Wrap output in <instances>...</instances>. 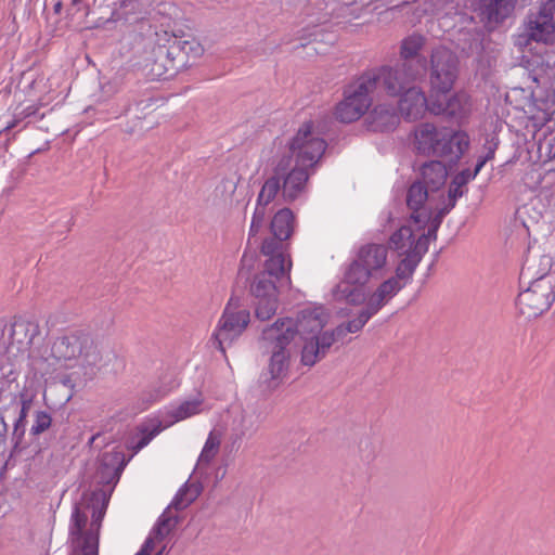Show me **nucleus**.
<instances>
[{
  "mask_svg": "<svg viewBox=\"0 0 555 555\" xmlns=\"http://www.w3.org/2000/svg\"><path fill=\"white\" fill-rule=\"evenodd\" d=\"M96 0H72V7L76 12L85 11V14H89V10L94 5Z\"/></svg>",
  "mask_w": 555,
  "mask_h": 555,
  "instance_id": "46",
  "label": "nucleus"
},
{
  "mask_svg": "<svg viewBox=\"0 0 555 555\" xmlns=\"http://www.w3.org/2000/svg\"><path fill=\"white\" fill-rule=\"evenodd\" d=\"M374 92V76L361 74L345 86L344 99L336 105L335 116L345 124L360 119L372 105Z\"/></svg>",
  "mask_w": 555,
  "mask_h": 555,
  "instance_id": "8",
  "label": "nucleus"
},
{
  "mask_svg": "<svg viewBox=\"0 0 555 555\" xmlns=\"http://www.w3.org/2000/svg\"><path fill=\"white\" fill-rule=\"evenodd\" d=\"M302 348L300 362L305 366H313L328 353L335 343L334 334L324 331L321 335L301 337Z\"/></svg>",
  "mask_w": 555,
  "mask_h": 555,
  "instance_id": "20",
  "label": "nucleus"
},
{
  "mask_svg": "<svg viewBox=\"0 0 555 555\" xmlns=\"http://www.w3.org/2000/svg\"><path fill=\"white\" fill-rule=\"evenodd\" d=\"M430 62L431 93L448 94L457 77L456 55L444 47H438L433 51Z\"/></svg>",
  "mask_w": 555,
  "mask_h": 555,
  "instance_id": "13",
  "label": "nucleus"
},
{
  "mask_svg": "<svg viewBox=\"0 0 555 555\" xmlns=\"http://www.w3.org/2000/svg\"><path fill=\"white\" fill-rule=\"evenodd\" d=\"M438 256H439V251L435 254V259H434V261H435V260H437Z\"/></svg>",
  "mask_w": 555,
  "mask_h": 555,
  "instance_id": "59",
  "label": "nucleus"
},
{
  "mask_svg": "<svg viewBox=\"0 0 555 555\" xmlns=\"http://www.w3.org/2000/svg\"><path fill=\"white\" fill-rule=\"evenodd\" d=\"M295 230V216L289 208L278 210L271 219V236L263 240L261 254L285 261L292 260L288 240Z\"/></svg>",
  "mask_w": 555,
  "mask_h": 555,
  "instance_id": "9",
  "label": "nucleus"
},
{
  "mask_svg": "<svg viewBox=\"0 0 555 555\" xmlns=\"http://www.w3.org/2000/svg\"><path fill=\"white\" fill-rule=\"evenodd\" d=\"M89 343V337L82 333H70L57 337L51 348L52 356L57 361L77 359Z\"/></svg>",
  "mask_w": 555,
  "mask_h": 555,
  "instance_id": "22",
  "label": "nucleus"
},
{
  "mask_svg": "<svg viewBox=\"0 0 555 555\" xmlns=\"http://www.w3.org/2000/svg\"><path fill=\"white\" fill-rule=\"evenodd\" d=\"M375 314L376 313L366 305L365 308L359 311L357 318L337 325L334 330L330 331V333L334 334L335 341L349 333H358Z\"/></svg>",
  "mask_w": 555,
  "mask_h": 555,
  "instance_id": "28",
  "label": "nucleus"
},
{
  "mask_svg": "<svg viewBox=\"0 0 555 555\" xmlns=\"http://www.w3.org/2000/svg\"><path fill=\"white\" fill-rule=\"evenodd\" d=\"M481 16L489 23L500 24L512 15L517 0H477Z\"/></svg>",
  "mask_w": 555,
  "mask_h": 555,
  "instance_id": "25",
  "label": "nucleus"
},
{
  "mask_svg": "<svg viewBox=\"0 0 555 555\" xmlns=\"http://www.w3.org/2000/svg\"><path fill=\"white\" fill-rule=\"evenodd\" d=\"M327 321L326 309L315 306L301 309L297 320L279 318L263 327L259 344L263 353L269 356V361L267 371L260 376V383L266 391H274L287 376L295 337L321 335Z\"/></svg>",
  "mask_w": 555,
  "mask_h": 555,
  "instance_id": "1",
  "label": "nucleus"
},
{
  "mask_svg": "<svg viewBox=\"0 0 555 555\" xmlns=\"http://www.w3.org/2000/svg\"><path fill=\"white\" fill-rule=\"evenodd\" d=\"M155 540H156V538L154 534H152V531H151L140 550L143 551L144 553H146L147 555H150L154 548Z\"/></svg>",
  "mask_w": 555,
  "mask_h": 555,
  "instance_id": "47",
  "label": "nucleus"
},
{
  "mask_svg": "<svg viewBox=\"0 0 555 555\" xmlns=\"http://www.w3.org/2000/svg\"><path fill=\"white\" fill-rule=\"evenodd\" d=\"M26 424H27V417H22V415L18 414V417L14 422L13 427L22 428V427H26Z\"/></svg>",
  "mask_w": 555,
  "mask_h": 555,
  "instance_id": "52",
  "label": "nucleus"
},
{
  "mask_svg": "<svg viewBox=\"0 0 555 555\" xmlns=\"http://www.w3.org/2000/svg\"><path fill=\"white\" fill-rule=\"evenodd\" d=\"M527 285L517 297L516 305L526 318H537L550 309L555 300L554 280L520 283Z\"/></svg>",
  "mask_w": 555,
  "mask_h": 555,
  "instance_id": "11",
  "label": "nucleus"
},
{
  "mask_svg": "<svg viewBox=\"0 0 555 555\" xmlns=\"http://www.w3.org/2000/svg\"><path fill=\"white\" fill-rule=\"evenodd\" d=\"M424 255L415 248L411 254L403 255V258L396 268V275L393 278H398V281L405 282L406 284L412 279Z\"/></svg>",
  "mask_w": 555,
  "mask_h": 555,
  "instance_id": "31",
  "label": "nucleus"
},
{
  "mask_svg": "<svg viewBox=\"0 0 555 555\" xmlns=\"http://www.w3.org/2000/svg\"><path fill=\"white\" fill-rule=\"evenodd\" d=\"M202 402L199 400H186L179 404L176 409H173L170 413L172 420L168 422L166 425L157 420L153 418L146 423L141 424L138 427L139 438L137 442L132 446L134 451H139L146 447L159 433H162L165 428L170 426L171 424L191 417L197 414L201 411Z\"/></svg>",
  "mask_w": 555,
  "mask_h": 555,
  "instance_id": "15",
  "label": "nucleus"
},
{
  "mask_svg": "<svg viewBox=\"0 0 555 555\" xmlns=\"http://www.w3.org/2000/svg\"><path fill=\"white\" fill-rule=\"evenodd\" d=\"M178 522V515L172 514L170 508L167 507L152 528V534L155 535L157 541H162L176 529Z\"/></svg>",
  "mask_w": 555,
  "mask_h": 555,
  "instance_id": "32",
  "label": "nucleus"
},
{
  "mask_svg": "<svg viewBox=\"0 0 555 555\" xmlns=\"http://www.w3.org/2000/svg\"><path fill=\"white\" fill-rule=\"evenodd\" d=\"M476 167L472 171L470 169H463L453 177L448 190V199L456 204L457 198L464 194V186L478 175Z\"/></svg>",
  "mask_w": 555,
  "mask_h": 555,
  "instance_id": "33",
  "label": "nucleus"
},
{
  "mask_svg": "<svg viewBox=\"0 0 555 555\" xmlns=\"http://www.w3.org/2000/svg\"><path fill=\"white\" fill-rule=\"evenodd\" d=\"M364 76H374V92L383 88L390 96H400L413 83L424 76H411V69L403 64L380 66L365 70Z\"/></svg>",
  "mask_w": 555,
  "mask_h": 555,
  "instance_id": "14",
  "label": "nucleus"
},
{
  "mask_svg": "<svg viewBox=\"0 0 555 555\" xmlns=\"http://www.w3.org/2000/svg\"><path fill=\"white\" fill-rule=\"evenodd\" d=\"M135 555H147V554L140 550Z\"/></svg>",
  "mask_w": 555,
  "mask_h": 555,
  "instance_id": "58",
  "label": "nucleus"
},
{
  "mask_svg": "<svg viewBox=\"0 0 555 555\" xmlns=\"http://www.w3.org/2000/svg\"><path fill=\"white\" fill-rule=\"evenodd\" d=\"M166 546H164L160 551H158L155 555H164Z\"/></svg>",
  "mask_w": 555,
  "mask_h": 555,
  "instance_id": "57",
  "label": "nucleus"
},
{
  "mask_svg": "<svg viewBox=\"0 0 555 555\" xmlns=\"http://www.w3.org/2000/svg\"><path fill=\"white\" fill-rule=\"evenodd\" d=\"M53 9H54V12H55V13H60V12H61V10H62V3H61L60 1H59V2H56V3L54 4V8H53Z\"/></svg>",
  "mask_w": 555,
  "mask_h": 555,
  "instance_id": "55",
  "label": "nucleus"
},
{
  "mask_svg": "<svg viewBox=\"0 0 555 555\" xmlns=\"http://www.w3.org/2000/svg\"><path fill=\"white\" fill-rule=\"evenodd\" d=\"M249 321V311L247 309L234 310L230 301L212 333L211 345L225 356V348L242 335Z\"/></svg>",
  "mask_w": 555,
  "mask_h": 555,
  "instance_id": "12",
  "label": "nucleus"
},
{
  "mask_svg": "<svg viewBox=\"0 0 555 555\" xmlns=\"http://www.w3.org/2000/svg\"><path fill=\"white\" fill-rule=\"evenodd\" d=\"M429 113L436 116H444L460 120L469 113L468 98L465 93H455L447 98V94L431 93L429 96Z\"/></svg>",
  "mask_w": 555,
  "mask_h": 555,
  "instance_id": "18",
  "label": "nucleus"
},
{
  "mask_svg": "<svg viewBox=\"0 0 555 555\" xmlns=\"http://www.w3.org/2000/svg\"><path fill=\"white\" fill-rule=\"evenodd\" d=\"M220 443V436L215 431H210L198 456L197 465L210 464L219 451Z\"/></svg>",
  "mask_w": 555,
  "mask_h": 555,
  "instance_id": "36",
  "label": "nucleus"
},
{
  "mask_svg": "<svg viewBox=\"0 0 555 555\" xmlns=\"http://www.w3.org/2000/svg\"><path fill=\"white\" fill-rule=\"evenodd\" d=\"M175 57L176 56L173 54L172 56L164 60V65L170 68V74H168L169 76H172L178 70V66L175 64Z\"/></svg>",
  "mask_w": 555,
  "mask_h": 555,
  "instance_id": "50",
  "label": "nucleus"
},
{
  "mask_svg": "<svg viewBox=\"0 0 555 555\" xmlns=\"http://www.w3.org/2000/svg\"><path fill=\"white\" fill-rule=\"evenodd\" d=\"M485 147L487 150L483 156H480L476 163V171H480L481 168L486 165V163L494 157L495 150L498 147V142L493 140H487Z\"/></svg>",
  "mask_w": 555,
  "mask_h": 555,
  "instance_id": "44",
  "label": "nucleus"
},
{
  "mask_svg": "<svg viewBox=\"0 0 555 555\" xmlns=\"http://www.w3.org/2000/svg\"><path fill=\"white\" fill-rule=\"evenodd\" d=\"M429 99L421 88L412 86L408 88L398 102V108L401 116L409 121L421 119L425 112H429Z\"/></svg>",
  "mask_w": 555,
  "mask_h": 555,
  "instance_id": "21",
  "label": "nucleus"
},
{
  "mask_svg": "<svg viewBox=\"0 0 555 555\" xmlns=\"http://www.w3.org/2000/svg\"><path fill=\"white\" fill-rule=\"evenodd\" d=\"M8 424L5 423L3 414L0 412V447L7 441Z\"/></svg>",
  "mask_w": 555,
  "mask_h": 555,
  "instance_id": "48",
  "label": "nucleus"
},
{
  "mask_svg": "<svg viewBox=\"0 0 555 555\" xmlns=\"http://www.w3.org/2000/svg\"><path fill=\"white\" fill-rule=\"evenodd\" d=\"M387 257L388 247L384 244L367 243L360 246L346 269V281L367 284L371 279H380L385 272Z\"/></svg>",
  "mask_w": 555,
  "mask_h": 555,
  "instance_id": "7",
  "label": "nucleus"
},
{
  "mask_svg": "<svg viewBox=\"0 0 555 555\" xmlns=\"http://www.w3.org/2000/svg\"><path fill=\"white\" fill-rule=\"evenodd\" d=\"M25 431H26V427H22V428H16V427H13V433H12V442H13V446H12V450L10 452V455L4 464V468H8L9 465H10V461L11 459L13 457V455L15 453H18L21 452L25 447L22 446V441H23V438L25 436Z\"/></svg>",
  "mask_w": 555,
  "mask_h": 555,
  "instance_id": "41",
  "label": "nucleus"
},
{
  "mask_svg": "<svg viewBox=\"0 0 555 555\" xmlns=\"http://www.w3.org/2000/svg\"><path fill=\"white\" fill-rule=\"evenodd\" d=\"M125 456L121 452H106L102 456V465L108 466L113 463H116L117 466L114 468V476L113 478L116 479V481L119 479V476L125 467Z\"/></svg>",
  "mask_w": 555,
  "mask_h": 555,
  "instance_id": "38",
  "label": "nucleus"
},
{
  "mask_svg": "<svg viewBox=\"0 0 555 555\" xmlns=\"http://www.w3.org/2000/svg\"><path fill=\"white\" fill-rule=\"evenodd\" d=\"M416 238L414 237L413 230L403 225L393 232L389 238L390 247L398 253L399 256L411 254L414 250Z\"/></svg>",
  "mask_w": 555,
  "mask_h": 555,
  "instance_id": "30",
  "label": "nucleus"
},
{
  "mask_svg": "<svg viewBox=\"0 0 555 555\" xmlns=\"http://www.w3.org/2000/svg\"><path fill=\"white\" fill-rule=\"evenodd\" d=\"M326 146L325 140L313 131V122L306 121L288 142L289 154L282 155L273 167L284 163V167L287 168L288 172H301L305 177L302 184L304 193L311 175L310 169L319 163Z\"/></svg>",
  "mask_w": 555,
  "mask_h": 555,
  "instance_id": "5",
  "label": "nucleus"
},
{
  "mask_svg": "<svg viewBox=\"0 0 555 555\" xmlns=\"http://www.w3.org/2000/svg\"><path fill=\"white\" fill-rule=\"evenodd\" d=\"M175 387H176V384L173 380H171L168 384H162L159 386H155L150 392L149 400L151 402L159 401L163 398H165L166 396H168L173 390Z\"/></svg>",
  "mask_w": 555,
  "mask_h": 555,
  "instance_id": "42",
  "label": "nucleus"
},
{
  "mask_svg": "<svg viewBox=\"0 0 555 555\" xmlns=\"http://www.w3.org/2000/svg\"><path fill=\"white\" fill-rule=\"evenodd\" d=\"M425 43V38L413 34L404 38L400 47V56L404 66L411 69V76H425L427 73V57L420 52Z\"/></svg>",
  "mask_w": 555,
  "mask_h": 555,
  "instance_id": "19",
  "label": "nucleus"
},
{
  "mask_svg": "<svg viewBox=\"0 0 555 555\" xmlns=\"http://www.w3.org/2000/svg\"><path fill=\"white\" fill-rule=\"evenodd\" d=\"M3 392H4V382L0 380V402L3 399Z\"/></svg>",
  "mask_w": 555,
  "mask_h": 555,
  "instance_id": "54",
  "label": "nucleus"
},
{
  "mask_svg": "<svg viewBox=\"0 0 555 555\" xmlns=\"http://www.w3.org/2000/svg\"><path fill=\"white\" fill-rule=\"evenodd\" d=\"M435 194L423 182L415 180L406 190L405 204L410 211V219L418 229H425L430 218V206Z\"/></svg>",
  "mask_w": 555,
  "mask_h": 555,
  "instance_id": "16",
  "label": "nucleus"
},
{
  "mask_svg": "<svg viewBox=\"0 0 555 555\" xmlns=\"http://www.w3.org/2000/svg\"><path fill=\"white\" fill-rule=\"evenodd\" d=\"M142 104H144V105H143V108L150 107V106H152V100H151V99H149V100H146V101H140L139 103H137V106L139 107V106H140V105H142Z\"/></svg>",
  "mask_w": 555,
  "mask_h": 555,
  "instance_id": "53",
  "label": "nucleus"
},
{
  "mask_svg": "<svg viewBox=\"0 0 555 555\" xmlns=\"http://www.w3.org/2000/svg\"><path fill=\"white\" fill-rule=\"evenodd\" d=\"M469 137L463 130L421 122L413 130V149L417 155L456 164L469 147Z\"/></svg>",
  "mask_w": 555,
  "mask_h": 555,
  "instance_id": "3",
  "label": "nucleus"
},
{
  "mask_svg": "<svg viewBox=\"0 0 555 555\" xmlns=\"http://www.w3.org/2000/svg\"><path fill=\"white\" fill-rule=\"evenodd\" d=\"M455 203L448 199V203L440 208L434 207V205L430 206V218L428 219V224H436L437 228H440L443 218L446 215H448L454 207Z\"/></svg>",
  "mask_w": 555,
  "mask_h": 555,
  "instance_id": "40",
  "label": "nucleus"
},
{
  "mask_svg": "<svg viewBox=\"0 0 555 555\" xmlns=\"http://www.w3.org/2000/svg\"><path fill=\"white\" fill-rule=\"evenodd\" d=\"M264 224L261 222H257L256 220L251 219L250 228H249V234H248V241L251 240V237H255L260 230L262 229Z\"/></svg>",
  "mask_w": 555,
  "mask_h": 555,
  "instance_id": "49",
  "label": "nucleus"
},
{
  "mask_svg": "<svg viewBox=\"0 0 555 555\" xmlns=\"http://www.w3.org/2000/svg\"><path fill=\"white\" fill-rule=\"evenodd\" d=\"M17 397L21 403L20 415L27 417L34 397L29 396L26 391H21Z\"/></svg>",
  "mask_w": 555,
  "mask_h": 555,
  "instance_id": "45",
  "label": "nucleus"
},
{
  "mask_svg": "<svg viewBox=\"0 0 555 555\" xmlns=\"http://www.w3.org/2000/svg\"><path fill=\"white\" fill-rule=\"evenodd\" d=\"M176 51L183 52L185 54L194 53L197 55L201 51L198 44L194 41H176L169 48L166 47H157L153 50V60H147L145 64V68L147 69V75L152 80H160L169 77L170 68L164 65V60L172 56Z\"/></svg>",
  "mask_w": 555,
  "mask_h": 555,
  "instance_id": "17",
  "label": "nucleus"
},
{
  "mask_svg": "<svg viewBox=\"0 0 555 555\" xmlns=\"http://www.w3.org/2000/svg\"><path fill=\"white\" fill-rule=\"evenodd\" d=\"M555 10L542 3L538 11H530L524 22V31L517 35L515 44L527 47L531 41L545 44L555 40Z\"/></svg>",
  "mask_w": 555,
  "mask_h": 555,
  "instance_id": "10",
  "label": "nucleus"
},
{
  "mask_svg": "<svg viewBox=\"0 0 555 555\" xmlns=\"http://www.w3.org/2000/svg\"><path fill=\"white\" fill-rule=\"evenodd\" d=\"M438 229L436 224H428L427 232L416 238L414 248L425 256L429 248V242L437 240Z\"/></svg>",
  "mask_w": 555,
  "mask_h": 555,
  "instance_id": "39",
  "label": "nucleus"
},
{
  "mask_svg": "<svg viewBox=\"0 0 555 555\" xmlns=\"http://www.w3.org/2000/svg\"><path fill=\"white\" fill-rule=\"evenodd\" d=\"M365 121L370 131L390 132L397 128L400 118L392 106L380 104L370 112Z\"/></svg>",
  "mask_w": 555,
  "mask_h": 555,
  "instance_id": "24",
  "label": "nucleus"
},
{
  "mask_svg": "<svg viewBox=\"0 0 555 555\" xmlns=\"http://www.w3.org/2000/svg\"><path fill=\"white\" fill-rule=\"evenodd\" d=\"M26 424H27V417H22V415L18 414V417L14 422L13 427L22 428V427H26Z\"/></svg>",
  "mask_w": 555,
  "mask_h": 555,
  "instance_id": "51",
  "label": "nucleus"
},
{
  "mask_svg": "<svg viewBox=\"0 0 555 555\" xmlns=\"http://www.w3.org/2000/svg\"><path fill=\"white\" fill-rule=\"evenodd\" d=\"M553 264L554 257L548 254H542L539 258L527 259L520 271V283L554 280L555 286V275L551 273Z\"/></svg>",
  "mask_w": 555,
  "mask_h": 555,
  "instance_id": "23",
  "label": "nucleus"
},
{
  "mask_svg": "<svg viewBox=\"0 0 555 555\" xmlns=\"http://www.w3.org/2000/svg\"><path fill=\"white\" fill-rule=\"evenodd\" d=\"M109 498L102 490L85 493L72 511L68 555H99L100 531Z\"/></svg>",
  "mask_w": 555,
  "mask_h": 555,
  "instance_id": "2",
  "label": "nucleus"
},
{
  "mask_svg": "<svg viewBox=\"0 0 555 555\" xmlns=\"http://www.w3.org/2000/svg\"><path fill=\"white\" fill-rule=\"evenodd\" d=\"M41 104H29L22 108H16L14 113V120L9 124L5 129L15 127L18 122L27 120V122L38 121L43 118L44 114L40 113Z\"/></svg>",
  "mask_w": 555,
  "mask_h": 555,
  "instance_id": "35",
  "label": "nucleus"
},
{
  "mask_svg": "<svg viewBox=\"0 0 555 555\" xmlns=\"http://www.w3.org/2000/svg\"><path fill=\"white\" fill-rule=\"evenodd\" d=\"M404 286L405 282H400L398 281V278L391 276L379 284L376 291L367 299L366 305L377 314V312Z\"/></svg>",
  "mask_w": 555,
  "mask_h": 555,
  "instance_id": "27",
  "label": "nucleus"
},
{
  "mask_svg": "<svg viewBox=\"0 0 555 555\" xmlns=\"http://www.w3.org/2000/svg\"><path fill=\"white\" fill-rule=\"evenodd\" d=\"M305 177L298 171H287L284 163L272 168L271 175L264 180L256 199V207L251 219L264 224L268 206L282 195L285 202H294L302 194Z\"/></svg>",
  "mask_w": 555,
  "mask_h": 555,
  "instance_id": "6",
  "label": "nucleus"
},
{
  "mask_svg": "<svg viewBox=\"0 0 555 555\" xmlns=\"http://www.w3.org/2000/svg\"><path fill=\"white\" fill-rule=\"evenodd\" d=\"M420 175L417 180L427 185L431 193H437L446 184L448 169L441 160L431 159L421 166Z\"/></svg>",
  "mask_w": 555,
  "mask_h": 555,
  "instance_id": "26",
  "label": "nucleus"
},
{
  "mask_svg": "<svg viewBox=\"0 0 555 555\" xmlns=\"http://www.w3.org/2000/svg\"><path fill=\"white\" fill-rule=\"evenodd\" d=\"M263 270L251 283L250 292L255 297V315L260 321L270 320L278 310V288L291 285L292 260L285 261L264 256Z\"/></svg>",
  "mask_w": 555,
  "mask_h": 555,
  "instance_id": "4",
  "label": "nucleus"
},
{
  "mask_svg": "<svg viewBox=\"0 0 555 555\" xmlns=\"http://www.w3.org/2000/svg\"><path fill=\"white\" fill-rule=\"evenodd\" d=\"M201 489L195 483L185 482L176 493L171 503L167 506L177 511L186 508L199 495Z\"/></svg>",
  "mask_w": 555,
  "mask_h": 555,
  "instance_id": "34",
  "label": "nucleus"
},
{
  "mask_svg": "<svg viewBox=\"0 0 555 555\" xmlns=\"http://www.w3.org/2000/svg\"><path fill=\"white\" fill-rule=\"evenodd\" d=\"M27 324L24 322H15L9 327V344L13 345L15 341L18 344H23V339L20 335L26 336Z\"/></svg>",
  "mask_w": 555,
  "mask_h": 555,
  "instance_id": "43",
  "label": "nucleus"
},
{
  "mask_svg": "<svg viewBox=\"0 0 555 555\" xmlns=\"http://www.w3.org/2000/svg\"><path fill=\"white\" fill-rule=\"evenodd\" d=\"M52 425V417L50 413L46 411H37L35 413L34 423L30 427V435L31 436H39L40 434L48 430Z\"/></svg>",
  "mask_w": 555,
  "mask_h": 555,
  "instance_id": "37",
  "label": "nucleus"
},
{
  "mask_svg": "<svg viewBox=\"0 0 555 555\" xmlns=\"http://www.w3.org/2000/svg\"><path fill=\"white\" fill-rule=\"evenodd\" d=\"M544 4L555 10V0H547Z\"/></svg>",
  "mask_w": 555,
  "mask_h": 555,
  "instance_id": "56",
  "label": "nucleus"
},
{
  "mask_svg": "<svg viewBox=\"0 0 555 555\" xmlns=\"http://www.w3.org/2000/svg\"><path fill=\"white\" fill-rule=\"evenodd\" d=\"M365 285L366 284L348 283L345 273L344 280L336 287V296L344 299L349 305L361 306L367 299V293L364 288Z\"/></svg>",
  "mask_w": 555,
  "mask_h": 555,
  "instance_id": "29",
  "label": "nucleus"
}]
</instances>
